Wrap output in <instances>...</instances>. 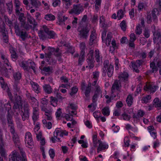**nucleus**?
<instances>
[{
  "mask_svg": "<svg viewBox=\"0 0 161 161\" xmlns=\"http://www.w3.org/2000/svg\"><path fill=\"white\" fill-rule=\"evenodd\" d=\"M99 75V72L96 71L93 72L92 80H94L92 83L89 82L87 86L85 85V83L83 82L81 84V89L87 97H89L91 91V86H99L97 83L98 78Z\"/></svg>",
  "mask_w": 161,
  "mask_h": 161,
  "instance_id": "nucleus-1",
  "label": "nucleus"
},
{
  "mask_svg": "<svg viewBox=\"0 0 161 161\" xmlns=\"http://www.w3.org/2000/svg\"><path fill=\"white\" fill-rule=\"evenodd\" d=\"M20 154L15 150H14L9 155V161H27L25 153L23 150L19 147Z\"/></svg>",
  "mask_w": 161,
  "mask_h": 161,
  "instance_id": "nucleus-2",
  "label": "nucleus"
},
{
  "mask_svg": "<svg viewBox=\"0 0 161 161\" xmlns=\"http://www.w3.org/2000/svg\"><path fill=\"white\" fill-rule=\"evenodd\" d=\"M103 72L105 73L107 72V74L109 77H111L113 74L114 68V66L111 64L109 65V61L105 60L103 62Z\"/></svg>",
  "mask_w": 161,
  "mask_h": 161,
  "instance_id": "nucleus-3",
  "label": "nucleus"
},
{
  "mask_svg": "<svg viewBox=\"0 0 161 161\" xmlns=\"http://www.w3.org/2000/svg\"><path fill=\"white\" fill-rule=\"evenodd\" d=\"M12 104V102L10 101H8L7 103L3 104L2 101H0V114L3 111V107H4L6 110L8 111L7 119L8 116H11V118H12L13 113L11 111H10L11 109Z\"/></svg>",
  "mask_w": 161,
  "mask_h": 161,
  "instance_id": "nucleus-4",
  "label": "nucleus"
},
{
  "mask_svg": "<svg viewBox=\"0 0 161 161\" xmlns=\"http://www.w3.org/2000/svg\"><path fill=\"white\" fill-rule=\"evenodd\" d=\"M27 20L28 22L29 23L27 24L25 26V29L27 30H28L30 29L34 30L36 26L37 25V23L36 21L34 18L30 15H28L27 16Z\"/></svg>",
  "mask_w": 161,
  "mask_h": 161,
  "instance_id": "nucleus-5",
  "label": "nucleus"
},
{
  "mask_svg": "<svg viewBox=\"0 0 161 161\" xmlns=\"http://www.w3.org/2000/svg\"><path fill=\"white\" fill-rule=\"evenodd\" d=\"M92 88L94 90V94L92 98V102L95 103L97 100V98L100 95H101V97H102V92L101 87L100 86H91Z\"/></svg>",
  "mask_w": 161,
  "mask_h": 161,
  "instance_id": "nucleus-6",
  "label": "nucleus"
},
{
  "mask_svg": "<svg viewBox=\"0 0 161 161\" xmlns=\"http://www.w3.org/2000/svg\"><path fill=\"white\" fill-rule=\"evenodd\" d=\"M30 105L27 103H25L24 105V111H21L20 115L22 117V120L24 121L28 119L29 117Z\"/></svg>",
  "mask_w": 161,
  "mask_h": 161,
  "instance_id": "nucleus-7",
  "label": "nucleus"
},
{
  "mask_svg": "<svg viewBox=\"0 0 161 161\" xmlns=\"http://www.w3.org/2000/svg\"><path fill=\"white\" fill-rule=\"evenodd\" d=\"M158 88V85L154 83L151 82L147 83L144 86V89L150 93H153Z\"/></svg>",
  "mask_w": 161,
  "mask_h": 161,
  "instance_id": "nucleus-8",
  "label": "nucleus"
},
{
  "mask_svg": "<svg viewBox=\"0 0 161 161\" xmlns=\"http://www.w3.org/2000/svg\"><path fill=\"white\" fill-rule=\"evenodd\" d=\"M83 7L80 4H74L73 8L69 11V13L71 14L79 15L83 12Z\"/></svg>",
  "mask_w": 161,
  "mask_h": 161,
  "instance_id": "nucleus-9",
  "label": "nucleus"
},
{
  "mask_svg": "<svg viewBox=\"0 0 161 161\" xmlns=\"http://www.w3.org/2000/svg\"><path fill=\"white\" fill-rule=\"evenodd\" d=\"M41 107V110L45 113L46 119L48 120H51L52 119V109L45 105L42 106Z\"/></svg>",
  "mask_w": 161,
  "mask_h": 161,
  "instance_id": "nucleus-10",
  "label": "nucleus"
},
{
  "mask_svg": "<svg viewBox=\"0 0 161 161\" xmlns=\"http://www.w3.org/2000/svg\"><path fill=\"white\" fill-rule=\"evenodd\" d=\"M68 132L65 130H62L60 128H56L54 132V136L58 140V142H60L58 136L62 137L64 135L67 136Z\"/></svg>",
  "mask_w": 161,
  "mask_h": 161,
  "instance_id": "nucleus-11",
  "label": "nucleus"
},
{
  "mask_svg": "<svg viewBox=\"0 0 161 161\" xmlns=\"http://www.w3.org/2000/svg\"><path fill=\"white\" fill-rule=\"evenodd\" d=\"M25 142L26 146L31 148L33 146V142L32 140V135L30 132H27L25 133Z\"/></svg>",
  "mask_w": 161,
  "mask_h": 161,
  "instance_id": "nucleus-12",
  "label": "nucleus"
},
{
  "mask_svg": "<svg viewBox=\"0 0 161 161\" xmlns=\"http://www.w3.org/2000/svg\"><path fill=\"white\" fill-rule=\"evenodd\" d=\"M78 35L80 38L86 39L88 36L89 30L86 27L78 28Z\"/></svg>",
  "mask_w": 161,
  "mask_h": 161,
  "instance_id": "nucleus-13",
  "label": "nucleus"
},
{
  "mask_svg": "<svg viewBox=\"0 0 161 161\" xmlns=\"http://www.w3.org/2000/svg\"><path fill=\"white\" fill-rule=\"evenodd\" d=\"M121 87V86L120 81L118 80H115L111 87L112 93L113 94L116 90L119 91Z\"/></svg>",
  "mask_w": 161,
  "mask_h": 161,
  "instance_id": "nucleus-14",
  "label": "nucleus"
},
{
  "mask_svg": "<svg viewBox=\"0 0 161 161\" xmlns=\"http://www.w3.org/2000/svg\"><path fill=\"white\" fill-rule=\"evenodd\" d=\"M153 41L154 43H157L161 44V33L158 31L155 32L153 34Z\"/></svg>",
  "mask_w": 161,
  "mask_h": 161,
  "instance_id": "nucleus-15",
  "label": "nucleus"
},
{
  "mask_svg": "<svg viewBox=\"0 0 161 161\" xmlns=\"http://www.w3.org/2000/svg\"><path fill=\"white\" fill-rule=\"evenodd\" d=\"M7 120L8 124V126L10 127V132L13 135H14V134H17L15 133L14 128L13 124V121L12 120V118H11V116H8Z\"/></svg>",
  "mask_w": 161,
  "mask_h": 161,
  "instance_id": "nucleus-16",
  "label": "nucleus"
},
{
  "mask_svg": "<svg viewBox=\"0 0 161 161\" xmlns=\"http://www.w3.org/2000/svg\"><path fill=\"white\" fill-rule=\"evenodd\" d=\"M98 146L97 148V152L99 153L103 150H105L108 148V145L105 143L103 142L100 140H98Z\"/></svg>",
  "mask_w": 161,
  "mask_h": 161,
  "instance_id": "nucleus-17",
  "label": "nucleus"
},
{
  "mask_svg": "<svg viewBox=\"0 0 161 161\" xmlns=\"http://www.w3.org/2000/svg\"><path fill=\"white\" fill-rule=\"evenodd\" d=\"M0 54L1 55V58L3 60V62L4 63V65L6 68H8V69H10L9 68L10 67V64L6 56L2 53L0 52Z\"/></svg>",
  "mask_w": 161,
  "mask_h": 161,
  "instance_id": "nucleus-18",
  "label": "nucleus"
},
{
  "mask_svg": "<svg viewBox=\"0 0 161 161\" xmlns=\"http://www.w3.org/2000/svg\"><path fill=\"white\" fill-rule=\"evenodd\" d=\"M43 28L45 32L50 37V38H54L56 36V33L53 31H49L46 25H43Z\"/></svg>",
  "mask_w": 161,
  "mask_h": 161,
  "instance_id": "nucleus-19",
  "label": "nucleus"
},
{
  "mask_svg": "<svg viewBox=\"0 0 161 161\" xmlns=\"http://www.w3.org/2000/svg\"><path fill=\"white\" fill-rule=\"evenodd\" d=\"M43 25L38 32V36L42 40H45L47 38V33L44 31Z\"/></svg>",
  "mask_w": 161,
  "mask_h": 161,
  "instance_id": "nucleus-20",
  "label": "nucleus"
},
{
  "mask_svg": "<svg viewBox=\"0 0 161 161\" xmlns=\"http://www.w3.org/2000/svg\"><path fill=\"white\" fill-rule=\"evenodd\" d=\"M128 75L126 72L121 73L118 76V78L119 79V81L121 82L122 81H127L128 79Z\"/></svg>",
  "mask_w": 161,
  "mask_h": 161,
  "instance_id": "nucleus-21",
  "label": "nucleus"
},
{
  "mask_svg": "<svg viewBox=\"0 0 161 161\" xmlns=\"http://www.w3.org/2000/svg\"><path fill=\"white\" fill-rule=\"evenodd\" d=\"M86 61L88 65L86 66V68H89L90 69H92L94 67V58H87Z\"/></svg>",
  "mask_w": 161,
  "mask_h": 161,
  "instance_id": "nucleus-22",
  "label": "nucleus"
},
{
  "mask_svg": "<svg viewBox=\"0 0 161 161\" xmlns=\"http://www.w3.org/2000/svg\"><path fill=\"white\" fill-rule=\"evenodd\" d=\"M30 4L31 5V8H39L41 6V3L38 0H30Z\"/></svg>",
  "mask_w": 161,
  "mask_h": 161,
  "instance_id": "nucleus-23",
  "label": "nucleus"
},
{
  "mask_svg": "<svg viewBox=\"0 0 161 161\" xmlns=\"http://www.w3.org/2000/svg\"><path fill=\"white\" fill-rule=\"evenodd\" d=\"M13 139L15 145H17L18 146V148H19V152L20 153V150L19 147L22 150L23 149L19 146L20 140H19V136L17 134H14V135L13 136Z\"/></svg>",
  "mask_w": 161,
  "mask_h": 161,
  "instance_id": "nucleus-24",
  "label": "nucleus"
},
{
  "mask_svg": "<svg viewBox=\"0 0 161 161\" xmlns=\"http://www.w3.org/2000/svg\"><path fill=\"white\" fill-rule=\"evenodd\" d=\"M19 19L21 26H23L24 28L25 29V26L27 24L26 23V19L24 16V14L23 13H22L20 14Z\"/></svg>",
  "mask_w": 161,
  "mask_h": 161,
  "instance_id": "nucleus-25",
  "label": "nucleus"
},
{
  "mask_svg": "<svg viewBox=\"0 0 161 161\" xmlns=\"http://www.w3.org/2000/svg\"><path fill=\"white\" fill-rule=\"evenodd\" d=\"M96 38V31L93 30L91 32L90 36V39L89 42V45H92L93 44L94 40Z\"/></svg>",
  "mask_w": 161,
  "mask_h": 161,
  "instance_id": "nucleus-26",
  "label": "nucleus"
},
{
  "mask_svg": "<svg viewBox=\"0 0 161 161\" xmlns=\"http://www.w3.org/2000/svg\"><path fill=\"white\" fill-rule=\"evenodd\" d=\"M151 69L148 71L149 73H156L158 70V68L157 66L155 65V63L154 62H152L150 63V64Z\"/></svg>",
  "mask_w": 161,
  "mask_h": 161,
  "instance_id": "nucleus-27",
  "label": "nucleus"
},
{
  "mask_svg": "<svg viewBox=\"0 0 161 161\" xmlns=\"http://www.w3.org/2000/svg\"><path fill=\"white\" fill-rule=\"evenodd\" d=\"M3 27H0V32H2L3 33L2 35L3 36V39L4 42L7 43L8 42V36L6 35L4 33L5 31L4 26L5 25L4 23H3Z\"/></svg>",
  "mask_w": 161,
  "mask_h": 161,
  "instance_id": "nucleus-28",
  "label": "nucleus"
},
{
  "mask_svg": "<svg viewBox=\"0 0 161 161\" xmlns=\"http://www.w3.org/2000/svg\"><path fill=\"white\" fill-rule=\"evenodd\" d=\"M19 65L25 71H28L30 69V68L28 66V61L22 62L20 63Z\"/></svg>",
  "mask_w": 161,
  "mask_h": 161,
  "instance_id": "nucleus-29",
  "label": "nucleus"
},
{
  "mask_svg": "<svg viewBox=\"0 0 161 161\" xmlns=\"http://www.w3.org/2000/svg\"><path fill=\"white\" fill-rule=\"evenodd\" d=\"M31 84L33 89V90L35 92L37 93L40 92L41 89L38 84L33 81L31 82Z\"/></svg>",
  "mask_w": 161,
  "mask_h": 161,
  "instance_id": "nucleus-30",
  "label": "nucleus"
},
{
  "mask_svg": "<svg viewBox=\"0 0 161 161\" xmlns=\"http://www.w3.org/2000/svg\"><path fill=\"white\" fill-rule=\"evenodd\" d=\"M95 59L97 62L99 63L102 61V57L100 54L98 50H96L95 51Z\"/></svg>",
  "mask_w": 161,
  "mask_h": 161,
  "instance_id": "nucleus-31",
  "label": "nucleus"
},
{
  "mask_svg": "<svg viewBox=\"0 0 161 161\" xmlns=\"http://www.w3.org/2000/svg\"><path fill=\"white\" fill-rule=\"evenodd\" d=\"M14 25L15 32L16 34H19V32L23 30L22 28H24V27L21 26V25L20 26H19L16 22H14Z\"/></svg>",
  "mask_w": 161,
  "mask_h": 161,
  "instance_id": "nucleus-32",
  "label": "nucleus"
},
{
  "mask_svg": "<svg viewBox=\"0 0 161 161\" xmlns=\"http://www.w3.org/2000/svg\"><path fill=\"white\" fill-rule=\"evenodd\" d=\"M43 88L45 92L47 94H50L53 92V89L50 85L48 84L44 85Z\"/></svg>",
  "mask_w": 161,
  "mask_h": 161,
  "instance_id": "nucleus-33",
  "label": "nucleus"
},
{
  "mask_svg": "<svg viewBox=\"0 0 161 161\" xmlns=\"http://www.w3.org/2000/svg\"><path fill=\"white\" fill-rule=\"evenodd\" d=\"M145 114L144 111L142 110H140L138 111L137 114H134L133 115V118L134 119H139L140 118L143 116Z\"/></svg>",
  "mask_w": 161,
  "mask_h": 161,
  "instance_id": "nucleus-34",
  "label": "nucleus"
},
{
  "mask_svg": "<svg viewBox=\"0 0 161 161\" xmlns=\"http://www.w3.org/2000/svg\"><path fill=\"white\" fill-rule=\"evenodd\" d=\"M10 52L11 54V56L12 60L15 61L17 59L18 57L14 48L12 47L10 48Z\"/></svg>",
  "mask_w": 161,
  "mask_h": 161,
  "instance_id": "nucleus-35",
  "label": "nucleus"
},
{
  "mask_svg": "<svg viewBox=\"0 0 161 161\" xmlns=\"http://www.w3.org/2000/svg\"><path fill=\"white\" fill-rule=\"evenodd\" d=\"M48 53L46 54L45 57H48L49 58V56H51L52 54H54L56 53V49H55L54 48L50 47H48Z\"/></svg>",
  "mask_w": 161,
  "mask_h": 161,
  "instance_id": "nucleus-36",
  "label": "nucleus"
},
{
  "mask_svg": "<svg viewBox=\"0 0 161 161\" xmlns=\"http://www.w3.org/2000/svg\"><path fill=\"white\" fill-rule=\"evenodd\" d=\"M153 105L159 109V108L161 107V100H160L158 97L155 98L153 100Z\"/></svg>",
  "mask_w": 161,
  "mask_h": 161,
  "instance_id": "nucleus-37",
  "label": "nucleus"
},
{
  "mask_svg": "<svg viewBox=\"0 0 161 161\" xmlns=\"http://www.w3.org/2000/svg\"><path fill=\"white\" fill-rule=\"evenodd\" d=\"M42 70L47 73V74L49 75L53 72V69L52 66H48L44 67L43 68Z\"/></svg>",
  "mask_w": 161,
  "mask_h": 161,
  "instance_id": "nucleus-38",
  "label": "nucleus"
},
{
  "mask_svg": "<svg viewBox=\"0 0 161 161\" xmlns=\"http://www.w3.org/2000/svg\"><path fill=\"white\" fill-rule=\"evenodd\" d=\"M159 12L157 8L153 9L152 11V16L153 19V20L155 22L157 21V15L158 14Z\"/></svg>",
  "mask_w": 161,
  "mask_h": 161,
  "instance_id": "nucleus-39",
  "label": "nucleus"
},
{
  "mask_svg": "<svg viewBox=\"0 0 161 161\" xmlns=\"http://www.w3.org/2000/svg\"><path fill=\"white\" fill-rule=\"evenodd\" d=\"M30 103L32 108L39 106L38 102L35 97H31Z\"/></svg>",
  "mask_w": 161,
  "mask_h": 161,
  "instance_id": "nucleus-40",
  "label": "nucleus"
},
{
  "mask_svg": "<svg viewBox=\"0 0 161 161\" xmlns=\"http://www.w3.org/2000/svg\"><path fill=\"white\" fill-rule=\"evenodd\" d=\"M131 65H130V68L132 69L133 71H135L136 73H139V70L138 69V68L139 67L137 66V64L135 62H131Z\"/></svg>",
  "mask_w": 161,
  "mask_h": 161,
  "instance_id": "nucleus-41",
  "label": "nucleus"
},
{
  "mask_svg": "<svg viewBox=\"0 0 161 161\" xmlns=\"http://www.w3.org/2000/svg\"><path fill=\"white\" fill-rule=\"evenodd\" d=\"M14 90V92H15L16 95H17V93L19 94L20 93V86L19 85V84L17 82L15 83L13 86Z\"/></svg>",
  "mask_w": 161,
  "mask_h": 161,
  "instance_id": "nucleus-42",
  "label": "nucleus"
},
{
  "mask_svg": "<svg viewBox=\"0 0 161 161\" xmlns=\"http://www.w3.org/2000/svg\"><path fill=\"white\" fill-rule=\"evenodd\" d=\"M19 34H16L17 35L19 36L23 41H25L27 37V34L25 31L23 30L19 32Z\"/></svg>",
  "mask_w": 161,
  "mask_h": 161,
  "instance_id": "nucleus-43",
  "label": "nucleus"
},
{
  "mask_svg": "<svg viewBox=\"0 0 161 161\" xmlns=\"http://www.w3.org/2000/svg\"><path fill=\"white\" fill-rule=\"evenodd\" d=\"M46 58V61L48 63V64L50 65H53L56 63V60L53 59V58L49 56L48 57H45Z\"/></svg>",
  "mask_w": 161,
  "mask_h": 161,
  "instance_id": "nucleus-44",
  "label": "nucleus"
},
{
  "mask_svg": "<svg viewBox=\"0 0 161 161\" xmlns=\"http://www.w3.org/2000/svg\"><path fill=\"white\" fill-rule=\"evenodd\" d=\"M126 101L128 106H130L132 105L133 102V98L131 94L128 95Z\"/></svg>",
  "mask_w": 161,
  "mask_h": 161,
  "instance_id": "nucleus-45",
  "label": "nucleus"
},
{
  "mask_svg": "<svg viewBox=\"0 0 161 161\" xmlns=\"http://www.w3.org/2000/svg\"><path fill=\"white\" fill-rule=\"evenodd\" d=\"M85 60V53H81L80 55L78 61V65H81Z\"/></svg>",
  "mask_w": 161,
  "mask_h": 161,
  "instance_id": "nucleus-46",
  "label": "nucleus"
},
{
  "mask_svg": "<svg viewBox=\"0 0 161 161\" xmlns=\"http://www.w3.org/2000/svg\"><path fill=\"white\" fill-rule=\"evenodd\" d=\"M50 98L51 104L54 107L57 106V103L58 102L57 99L55 97H53V96L51 97Z\"/></svg>",
  "mask_w": 161,
  "mask_h": 161,
  "instance_id": "nucleus-47",
  "label": "nucleus"
},
{
  "mask_svg": "<svg viewBox=\"0 0 161 161\" xmlns=\"http://www.w3.org/2000/svg\"><path fill=\"white\" fill-rule=\"evenodd\" d=\"M44 18L47 20H54L55 19V16L52 14L45 15Z\"/></svg>",
  "mask_w": 161,
  "mask_h": 161,
  "instance_id": "nucleus-48",
  "label": "nucleus"
},
{
  "mask_svg": "<svg viewBox=\"0 0 161 161\" xmlns=\"http://www.w3.org/2000/svg\"><path fill=\"white\" fill-rule=\"evenodd\" d=\"M13 108L14 111V112H16L15 113V115H18V112L19 111V106L18 104L16 103H14Z\"/></svg>",
  "mask_w": 161,
  "mask_h": 161,
  "instance_id": "nucleus-49",
  "label": "nucleus"
},
{
  "mask_svg": "<svg viewBox=\"0 0 161 161\" xmlns=\"http://www.w3.org/2000/svg\"><path fill=\"white\" fill-rule=\"evenodd\" d=\"M112 37V36L111 33L108 34L106 40V43L107 46L110 45Z\"/></svg>",
  "mask_w": 161,
  "mask_h": 161,
  "instance_id": "nucleus-50",
  "label": "nucleus"
},
{
  "mask_svg": "<svg viewBox=\"0 0 161 161\" xmlns=\"http://www.w3.org/2000/svg\"><path fill=\"white\" fill-rule=\"evenodd\" d=\"M151 98V96L148 95L146 97H143L142 99V102L143 103H147L149 102Z\"/></svg>",
  "mask_w": 161,
  "mask_h": 161,
  "instance_id": "nucleus-51",
  "label": "nucleus"
},
{
  "mask_svg": "<svg viewBox=\"0 0 161 161\" xmlns=\"http://www.w3.org/2000/svg\"><path fill=\"white\" fill-rule=\"evenodd\" d=\"M102 112L103 114L105 116H108L109 115L110 111L109 108L108 107H105L102 110Z\"/></svg>",
  "mask_w": 161,
  "mask_h": 161,
  "instance_id": "nucleus-52",
  "label": "nucleus"
},
{
  "mask_svg": "<svg viewBox=\"0 0 161 161\" xmlns=\"http://www.w3.org/2000/svg\"><path fill=\"white\" fill-rule=\"evenodd\" d=\"M42 122L46 128L49 129L51 128L52 125L51 122H47L46 119L43 120Z\"/></svg>",
  "mask_w": 161,
  "mask_h": 161,
  "instance_id": "nucleus-53",
  "label": "nucleus"
},
{
  "mask_svg": "<svg viewBox=\"0 0 161 161\" xmlns=\"http://www.w3.org/2000/svg\"><path fill=\"white\" fill-rule=\"evenodd\" d=\"M28 66L30 69H31L35 72V64L32 61L29 60L28 61Z\"/></svg>",
  "mask_w": 161,
  "mask_h": 161,
  "instance_id": "nucleus-54",
  "label": "nucleus"
},
{
  "mask_svg": "<svg viewBox=\"0 0 161 161\" xmlns=\"http://www.w3.org/2000/svg\"><path fill=\"white\" fill-rule=\"evenodd\" d=\"M135 32L137 35H140L142 33V27L140 24L137 25L135 30Z\"/></svg>",
  "mask_w": 161,
  "mask_h": 161,
  "instance_id": "nucleus-55",
  "label": "nucleus"
},
{
  "mask_svg": "<svg viewBox=\"0 0 161 161\" xmlns=\"http://www.w3.org/2000/svg\"><path fill=\"white\" fill-rule=\"evenodd\" d=\"M95 3V9L97 11H98L101 7V0H96Z\"/></svg>",
  "mask_w": 161,
  "mask_h": 161,
  "instance_id": "nucleus-56",
  "label": "nucleus"
},
{
  "mask_svg": "<svg viewBox=\"0 0 161 161\" xmlns=\"http://www.w3.org/2000/svg\"><path fill=\"white\" fill-rule=\"evenodd\" d=\"M13 76L16 80H20L21 78V74L19 72H17L14 73L13 75Z\"/></svg>",
  "mask_w": 161,
  "mask_h": 161,
  "instance_id": "nucleus-57",
  "label": "nucleus"
},
{
  "mask_svg": "<svg viewBox=\"0 0 161 161\" xmlns=\"http://www.w3.org/2000/svg\"><path fill=\"white\" fill-rule=\"evenodd\" d=\"M8 68H6L2 69L1 70V72L2 75L4 76L5 77L7 78H9V75L8 73Z\"/></svg>",
  "mask_w": 161,
  "mask_h": 161,
  "instance_id": "nucleus-58",
  "label": "nucleus"
},
{
  "mask_svg": "<svg viewBox=\"0 0 161 161\" xmlns=\"http://www.w3.org/2000/svg\"><path fill=\"white\" fill-rule=\"evenodd\" d=\"M124 15L123 11L122 10L120 9L117 12V16L118 19L119 20L123 18Z\"/></svg>",
  "mask_w": 161,
  "mask_h": 161,
  "instance_id": "nucleus-59",
  "label": "nucleus"
},
{
  "mask_svg": "<svg viewBox=\"0 0 161 161\" xmlns=\"http://www.w3.org/2000/svg\"><path fill=\"white\" fill-rule=\"evenodd\" d=\"M4 19L5 21L6 24L10 27L12 26V22L11 21L9 20L8 18L5 15L4 16Z\"/></svg>",
  "mask_w": 161,
  "mask_h": 161,
  "instance_id": "nucleus-60",
  "label": "nucleus"
},
{
  "mask_svg": "<svg viewBox=\"0 0 161 161\" xmlns=\"http://www.w3.org/2000/svg\"><path fill=\"white\" fill-rule=\"evenodd\" d=\"M15 4L16 8V12L17 13H19V6L20 5V2L18 0H15Z\"/></svg>",
  "mask_w": 161,
  "mask_h": 161,
  "instance_id": "nucleus-61",
  "label": "nucleus"
},
{
  "mask_svg": "<svg viewBox=\"0 0 161 161\" xmlns=\"http://www.w3.org/2000/svg\"><path fill=\"white\" fill-rule=\"evenodd\" d=\"M80 47L81 50V53H85V50L86 48L85 43L82 42L80 44Z\"/></svg>",
  "mask_w": 161,
  "mask_h": 161,
  "instance_id": "nucleus-62",
  "label": "nucleus"
},
{
  "mask_svg": "<svg viewBox=\"0 0 161 161\" xmlns=\"http://www.w3.org/2000/svg\"><path fill=\"white\" fill-rule=\"evenodd\" d=\"M121 29L123 31L126 30V23L125 21L123 20L120 24Z\"/></svg>",
  "mask_w": 161,
  "mask_h": 161,
  "instance_id": "nucleus-63",
  "label": "nucleus"
},
{
  "mask_svg": "<svg viewBox=\"0 0 161 161\" xmlns=\"http://www.w3.org/2000/svg\"><path fill=\"white\" fill-rule=\"evenodd\" d=\"M100 25L102 27H103L105 26V21L104 17L103 16L100 17Z\"/></svg>",
  "mask_w": 161,
  "mask_h": 161,
  "instance_id": "nucleus-64",
  "label": "nucleus"
}]
</instances>
